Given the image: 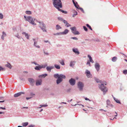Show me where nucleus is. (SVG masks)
Masks as SVG:
<instances>
[{
	"label": "nucleus",
	"instance_id": "12",
	"mask_svg": "<svg viewBox=\"0 0 127 127\" xmlns=\"http://www.w3.org/2000/svg\"><path fill=\"white\" fill-rule=\"evenodd\" d=\"M28 80L31 85L33 86L34 85L35 81L32 78H29L28 79Z\"/></svg>",
	"mask_w": 127,
	"mask_h": 127
},
{
	"label": "nucleus",
	"instance_id": "35",
	"mask_svg": "<svg viewBox=\"0 0 127 127\" xmlns=\"http://www.w3.org/2000/svg\"><path fill=\"white\" fill-rule=\"evenodd\" d=\"M59 63L62 65H64V60H62V61H59Z\"/></svg>",
	"mask_w": 127,
	"mask_h": 127
},
{
	"label": "nucleus",
	"instance_id": "39",
	"mask_svg": "<svg viewBox=\"0 0 127 127\" xmlns=\"http://www.w3.org/2000/svg\"><path fill=\"white\" fill-rule=\"evenodd\" d=\"M74 64L73 63V62H71L70 64V66L71 67H73L74 66Z\"/></svg>",
	"mask_w": 127,
	"mask_h": 127
},
{
	"label": "nucleus",
	"instance_id": "24",
	"mask_svg": "<svg viewBox=\"0 0 127 127\" xmlns=\"http://www.w3.org/2000/svg\"><path fill=\"white\" fill-rule=\"evenodd\" d=\"M5 66L6 67H7L10 69H11L12 67L11 65V64L9 63H8L7 64H6L5 65Z\"/></svg>",
	"mask_w": 127,
	"mask_h": 127
},
{
	"label": "nucleus",
	"instance_id": "64",
	"mask_svg": "<svg viewBox=\"0 0 127 127\" xmlns=\"http://www.w3.org/2000/svg\"><path fill=\"white\" fill-rule=\"evenodd\" d=\"M20 78V79L22 81L24 80V79L23 78Z\"/></svg>",
	"mask_w": 127,
	"mask_h": 127
},
{
	"label": "nucleus",
	"instance_id": "48",
	"mask_svg": "<svg viewBox=\"0 0 127 127\" xmlns=\"http://www.w3.org/2000/svg\"><path fill=\"white\" fill-rule=\"evenodd\" d=\"M84 98L86 100H89L90 101L91 100L89 99L88 98H87L86 97H84Z\"/></svg>",
	"mask_w": 127,
	"mask_h": 127
},
{
	"label": "nucleus",
	"instance_id": "56",
	"mask_svg": "<svg viewBox=\"0 0 127 127\" xmlns=\"http://www.w3.org/2000/svg\"><path fill=\"white\" fill-rule=\"evenodd\" d=\"M48 105L46 104L41 105V106H42V107H46Z\"/></svg>",
	"mask_w": 127,
	"mask_h": 127
},
{
	"label": "nucleus",
	"instance_id": "22",
	"mask_svg": "<svg viewBox=\"0 0 127 127\" xmlns=\"http://www.w3.org/2000/svg\"><path fill=\"white\" fill-rule=\"evenodd\" d=\"M60 8H59L57 9L59 11H61V12H62L63 13H64V14H66L67 13V11H64L63 10L60 9Z\"/></svg>",
	"mask_w": 127,
	"mask_h": 127
},
{
	"label": "nucleus",
	"instance_id": "45",
	"mask_svg": "<svg viewBox=\"0 0 127 127\" xmlns=\"http://www.w3.org/2000/svg\"><path fill=\"white\" fill-rule=\"evenodd\" d=\"M83 28L84 30L86 31H88V29L87 27L85 26H83Z\"/></svg>",
	"mask_w": 127,
	"mask_h": 127
},
{
	"label": "nucleus",
	"instance_id": "52",
	"mask_svg": "<svg viewBox=\"0 0 127 127\" xmlns=\"http://www.w3.org/2000/svg\"><path fill=\"white\" fill-rule=\"evenodd\" d=\"M62 22H63L65 24H66V23L67 22L65 20H64V19Z\"/></svg>",
	"mask_w": 127,
	"mask_h": 127
},
{
	"label": "nucleus",
	"instance_id": "51",
	"mask_svg": "<svg viewBox=\"0 0 127 127\" xmlns=\"http://www.w3.org/2000/svg\"><path fill=\"white\" fill-rule=\"evenodd\" d=\"M77 105H81L83 107H84V106L83 105H82L81 104H76L75 105H74V106H75Z\"/></svg>",
	"mask_w": 127,
	"mask_h": 127
},
{
	"label": "nucleus",
	"instance_id": "25",
	"mask_svg": "<svg viewBox=\"0 0 127 127\" xmlns=\"http://www.w3.org/2000/svg\"><path fill=\"white\" fill-rule=\"evenodd\" d=\"M56 29L57 30L62 28V27L59 25H57L56 26Z\"/></svg>",
	"mask_w": 127,
	"mask_h": 127
},
{
	"label": "nucleus",
	"instance_id": "10",
	"mask_svg": "<svg viewBox=\"0 0 127 127\" xmlns=\"http://www.w3.org/2000/svg\"><path fill=\"white\" fill-rule=\"evenodd\" d=\"M95 67L96 70L97 71H98L99 70L100 68V65L97 62L95 63Z\"/></svg>",
	"mask_w": 127,
	"mask_h": 127
},
{
	"label": "nucleus",
	"instance_id": "34",
	"mask_svg": "<svg viewBox=\"0 0 127 127\" xmlns=\"http://www.w3.org/2000/svg\"><path fill=\"white\" fill-rule=\"evenodd\" d=\"M73 12H75V13H74V14L73 15L72 17H74L75 15L77 14V13L76 11L75 10H73Z\"/></svg>",
	"mask_w": 127,
	"mask_h": 127
},
{
	"label": "nucleus",
	"instance_id": "5",
	"mask_svg": "<svg viewBox=\"0 0 127 127\" xmlns=\"http://www.w3.org/2000/svg\"><path fill=\"white\" fill-rule=\"evenodd\" d=\"M27 18V21L29 22L30 24L34 25H36V24L34 22L35 19L32 18L31 16H28Z\"/></svg>",
	"mask_w": 127,
	"mask_h": 127
},
{
	"label": "nucleus",
	"instance_id": "60",
	"mask_svg": "<svg viewBox=\"0 0 127 127\" xmlns=\"http://www.w3.org/2000/svg\"><path fill=\"white\" fill-rule=\"evenodd\" d=\"M71 90V89L70 88L69 89H68V90H67V92H70V91Z\"/></svg>",
	"mask_w": 127,
	"mask_h": 127
},
{
	"label": "nucleus",
	"instance_id": "49",
	"mask_svg": "<svg viewBox=\"0 0 127 127\" xmlns=\"http://www.w3.org/2000/svg\"><path fill=\"white\" fill-rule=\"evenodd\" d=\"M71 39H73L75 40H78V38L76 37H71L70 38Z\"/></svg>",
	"mask_w": 127,
	"mask_h": 127
},
{
	"label": "nucleus",
	"instance_id": "57",
	"mask_svg": "<svg viewBox=\"0 0 127 127\" xmlns=\"http://www.w3.org/2000/svg\"><path fill=\"white\" fill-rule=\"evenodd\" d=\"M32 96L30 97H27L26 98V99L27 100H28L32 98Z\"/></svg>",
	"mask_w": 127,
	"mask_h": 127
},
{
	"label": "nucleus",
	"instance_id": "11",
	"mask_svg": "<svg viewBox=\"0 0 127 127\" xmlns=\"http://www.w3.org/2000/svg\"><path fill=\"white\" fill-rule=\"evenodd\" d=\"M22 94H24L25 93L23 92H20L18 93L15 94L14 95V96L15 97H17L20 95H21Z\"/></svg>",
	"mask_w": 127,
	"mask_h": 127
},
{
	"label": "nucleus",
	"instance_id": "53",
	"mask_svg": "<svg viewBox=\"0 0 127 127\" xmlns=\"http://www.w3.org/2000/svg\"><path fill=\"white\" fill-rule=\"evenodd\" d=\"M0 109H2L3 110H5L6 108L5 107H0Z\"/></svg>",
	"mask_w": 127,
	"mask_h": 127
},
{
	"label": "nucleus",
	"instance_id": "23",
	"mask_svg": "<svg viewBox=\"0 0 127 127\" xmlns=\"http://www.w3.org/2000/svg\"><path fill=\"white\" fill-rule=\"evenodd\" d=\"M2 35L1 36V39H4V37L6 36V33L4 32H2Z\"/></svg>",
	"mask_w": 127,
	"mask_h": 127
},
{
	"label": "nucleus",
	"instance_id": "36",
	"mask_svg": "<svg viewBox=\"0 0 127 127\" xmlns=\"http://www.w3.org/2000/svg\"><path fill=\"white\" fill-rule=\"evenodd\" d=\"M58 19L61 21H63L64 19L62 17H59L58 18Z\"/></svg>",
	"mask_w": 127,
	"mask_h": 127
},
{
	"label": "nucleus",
	"instance_id": "4",
	"mask_svg": "<svg viewBox=\"0 0 127 127\" xmlns=\"http://www.w3.org/2000/svg\"><path fill=\"white\" fill-rule=\"evenodd\" d=\"M37 22L39 24V27L43 32H46V30L45 29V25L42 22H40L36 20Z\"/></svg>",
	"mask_w": 127,
	"mask_h": 127
},
{
	"label": "nucleus",
	"instance_id": "17",
	"mask_svg": "<svg viewBox=\"0 0 127 127\" xmlns=\"http://www.w3.org/2000/svg\"><path fill=\"white\" fill-rule=\"evenodd\" d=\"M22 33L23 35H25V37L27 39H29V37L30 36V35H29L28 33L25 32H22Z\"/></svg>",
	"mask_w": 127,
	"mask_h": 127
},
{
	"label": "nucleus",
	"instance_id": "62",
	"mask_svg": "<svg viewBox=\"0 0 127 127\" xmlns=\"http://www.w3.org/2000/svg\"><path fill=\"white\" fill-rule=\"evenodd\" d=\"M24 18H25V19H26V20L27 21V17H26V16H24Z\"/></svg>",
	"mask_w": 127,
	"mask_h": 127
},
{
	"label": "nucleus",
	"instance_id": "58",
	"mask_svg": "<svg viewBox=\"0 0 127 127\" xmlns=\"http://www.w3.org/2000/svg\"><path fill=\"white\" fill-rule=\"evenodd\" d=\"M88 57L89 58V59H91L92 58V57L89 55H88Z\"/></svg>",
	"mask_w": 127,
	"mask_h": 127
},
{
	"label": "nucleus",
	"instance_id": "3",
	"mask_svg": "<svg viewBox=\"0 0 127 127\" xmlns=\"http://www.w3.org/2000/svg\"><path fill=\"white\" fill-rule=\"evenodd\" d=\"M101 84H98V88L103 92L104 95L107 91V89L106 87L103 84V83Z\"/></svg>",
	"mask_w": 127,
	"mask_h": 127
},
{
	"label": "nucleus",
	"instance_id": "43",
	"mask_svg": "<svg viewBox=\"0 0 127 127\" xmlns=\"http://www.w3.org/2000/svg\"><path fill=\"white\" fill-rule=\"evenodd\" d=\"M62 32H59L58 33H56L55 34H54V35H62Z\"/></svg>",
	"mask_w": 127,
	"mask_h": 127
},
{
	"label": "nucleus",
	"instance_id": "50",
	"mask_svg": "<svg viewBox=\"0 0 127 127\" xmlns=\"http://www.w3.org/2000/svg\"><path fill=\"white\" fill-rule=\"evenodd\" d=\"M28 127H34V125H31L29 126Z\"/></svg>",
	"mask_w": 127,
	"mask_h": 127
},
{
	"label": "nucleus",
	"instance_id": "40",
	"mask_svg": "<svg viewBox=\"0 0 127 127\" xmlns=\"http://www.w3.org/2000/svg\"><path fill=\"white\" fill-rule=\"evenodd\" d=\"M72 2H73V4H74L75 6V7L76 8H78V7L77 6V5H76V4L75 3V1H74V0H72Z\"/></svg>",
	"mask_w": 127,
	"mask_h": 127
},
{
	"label": "nucleus",
	"instance_id": "55",
	"mask_svg": "<svg viewBox=\"0 0 127 127\" xmlns=\"http://www.w3.org/2000/svg\"><path fill=\"white\" fill-rule=\"evenodd\" d=\"M30 95H31L32 96H32L33 95H35L34 94H33V93H30Z\"/></svg>",
	"mask_w": 127,
	"mask_h": 127
},
{
	"label": "nucleus",
	"instance_id": "15",
	"mask_svg": "<svg viewBox=\"0 0 127 127\" xmlns=\"http://www.w3.org/2000/svg\"><path fill=\"white\" fill-rule=\"evenodd\" d=\"M54 68V67L53 66H48L47 67L46 69L48 71L50 72L51 70L53 69Z\"/></svg>",
	"mask_w": 127,
	"mask_h": 127
},
{
	"label": "nucleus",
	"instance_id": "46",
	"mask_svg": "<svg viewBox=\"0 0 127 127\" xmlns=\"http://www.w3.org/2000/svg\"><path fill=\"white\" fill-rule=\"evenodd\" d=\"M115 101L116 102H117V103L120 104H121L120 101L119 100L117 99V100H115Z\"/></svg>",
	"mask_w": 127,
	"mask_h": 127
},
{
	"label": "nucleus",
	"instance_id": "41",
	"mask_svg": "<svg viewBox=\"0 0 127 127\" xmlns=\"http://www.w3.org/2000/svg\"><path fill=\"white\" fill-rule=\"evenodd\" d=\"M86 25L87 26V27L89 28L90 30H92V29L91 27L89 24H87Z\"/></svg>",
	"mask_w": 127,
	"mask_h": 127
},
{
	"label": "nucleus",
	"instance_id": "33",
	"mask_svg": "<svg viewBox=\"0 0 127 127\" xmlns=\"http://www.w3.org/2000/svg\"><path fill=\"white\" fill-rule=\"evenodd\" d=\"M78 9H80L81 10V11H82V12L83 13H84V12L83 9L82 8H81V7H80L78 5Z\"/></svg>",
	"mask_w": 127,
	"mask_h": 127
},
{
	"label": "nucleus",
	"instance_id": "29",
	"mask_svg": "<svg viewBox=\"0 0 127 127\" xmlns=\"http://www.w3.org/2000/svg\"><path fill=\"white\" fill-rule=\"evenodd\" d=\"M54 67L58 69H60V66L59 65L57 64H55Z\"/></svg>",
	"mask_w": 127,
	"mask_h": 127
},
{
	"label": "nucleus",
	"instance_id": "1",
	"mask_svg": "<svg viewBox=\"0 0 127 127\" xmlns=\"http://www.w3.org/2000/svg\"><path fill=\"white\" fill-rule=\"evenodd\" d=\"M54 77L56 78H58L56 80V83L57 84H59L63 81V79H65L66 78L65 75L63 74L59 75L58 73L54 74Z\"/></svg>",
	"mask_w": 127,
	"mask_h": 127
},
{
	"label": "nucleus",
	"instance_id": "7",
	"mask_svg": "<svg viewBox=\"0 0 127 127\" xmlns=\"http://www.w3.org/2000/svg\"><path fill=\"white\" fill-rule=\"evenodd\" d=\"M72 32L74 35H79L80 34V33L76 30V28L75 27H72L70 28Z\"/></svg>",
	"mask_w": 127,
	"mask_h": 127
},
{
	"label": "nucleus",
	"instance_id": "8",
	"mask_svg": "<svg viewBox=\"0 0 127 127\" xmlns=\"http://www.w3.org/2000/svg\"><path fill=\"white\" fill-rule=\"evenodd\" d=\"M69 82L71 85L73 86L75 84L76 81L74 79L71 78L69 80Z\"/></svg>",
	"mask_w": 127,
	"mask_h": 127
},
{
	"label": "nucleus",
	"instance_id": "54",
	"mask_svg": "<svg viewBox=\"0 0 127 127\" xmlns=\"http://www.w3.org/2000/svg\"><path fill=\"white\" fill-rule=\"evenodd\" d=\"M24 98H25L24 96H21L20 97V98L21 99H24Z\"/></svg>",
	"mask_w": 127,
	"mask_h": 127
},
{
	"label": "nucleus",
	"instance_id": "13",
	"mask_svg": "<svg viewBox=\"0 0 127 127\" xmlns=\"http://www.w3.org/2000/svg\"><path fill=\"white\" fill-rule=\"evenodd\" d=\"M73 52L75 54L78 55L80 53L77 48H73L72 49Z\"/></svg>",
	"mask_w": 127,
	"mask_h": 127
},
{
	"label": "nucleus",
	"instance_id": "18",
	"mask_svg": "<svg viewBox=\"0 0 127 127\" xmlns=\"http://www.w3.org/2000/svg\"><path fill=\"white\" fill-rule=\"evenodd\" d=\"M34 69L35 70H40L41 69L40 65H39L38 66H36L35 67Z\"/></svg>",
	"mask_w": 127,
	"mask_h": 127
},
{
	"label": "nucleus",
	"instance_id": "14",
	"mask_svg": "<svg viewBox=\"0 0 127 127\" xmlns=\"http://www.w3.org/2000/svg\"><path fill=\"white\" fill-rule=\"evenodd\" d=\"M42 80H37L35 84L37 86L41 85L42 84Z\"/></svg>",
	"mask_w": 127,
	"mask_h": 127
},
{
	"label": "nucleus",
	"instance_id": "20",
	"mask_svg": "<svg viewBox=\"0 0 127 127\" xmlns=\"http://www.w3.org/2000/svg\"><path fill=\"white\" fill-rule=\"evenodd\" d=\"M95 79L97 83H102V81L101 80H100L99 79H98L97 78L95 77Z\"/></svg>",
	"mask_w": 127,
	"mask_h": 127
},
{
	"label": "nucleus",
	"instance_id": "37",
	"mask_svg": "<svg viewBox=\"0 0 127 127\" xmlns=\"http://www.w3.org/2000/svg\"><path fill=\"white\" fill-rule=\"evenodd\" d=\"M5 70V68H3L2 67L0 66V71L2 70V71H4Z\"/></svg>",
	"mask_w": 127,
	"mask_h": 127
},
{
	"label": "nucleus",
	"instance_id": "16",
	"mask_svg": "<svg viewBox=\"0 0 127 127\" xmlns=\"http://www.w3.org/2000/svg\"><path fill=\"white\" fill-rule=\"evenodd\" d=\"M34 46L38 48H39L40 47V46L38 44L37 41L34 40Z\"/></svg>",
	"mask_w": 127,
	"mask_h": 127
},
{
	"label": "nucleus",
	"instance_id": "28",
	"mask_svg": "<svg viewBox=\"0 0 127 127\" xmlns=\"http://www.w3.org/2000/svg\"><path fill=\"white\" fill-rule=\"evenodd\" d=\"M106 104L107 105L106 106L107 107H108V106L110 104V101L109 99H107V100L106 101Z\"/></svg>",
	"mask_w": 127,
	"mask_h": 127
},
{
	"label": "nucleus",
	"instance_id": "21",
	"mask_svg": "<svg viewBox=\"0 0 127 127\" xmlns=\"http://www.w3.org/2000/svg\"><path fill=\"white\" fill-rule=\"evenodd\" d=\"M48 75L47 74L45 73L44 74H43L41 75H40L39 76V78H44L46 76H47Z\"/></svg>",
	"mask_w": 127,
	"mask_h": 127
},
{
	"label": "nucleus",
	"instance_id": "30",
	"mask_svg": "<svg viewBox=\"0 0 127 127\" xmlns=\"http://www.w3.org/2000/svg\"><path fill=\"white\" fill-rule=\"evenodd\" d=\"M47 66V64H46L44 65H40L41 67V69L42 68H44Z\"/></svg>",
	"mask_w": 127,
	"mask_h": 127
},
{
	"label": "nucleus",
	"instance_id": "63",
	"mask_svg": "<svg viewBox=\"0 0 127 127\" xmlns=\"http://www.w3.org/2000/svg\"><path fill=\"white\" fill-rule=\"evenodd\" d=\"M4 98V97L3 96H0V99H2V98Z\"/></svg>",
	"mask_w": 127,
	"mask_h": 127
},
{
	"label": "nucleus",
	"instance_id": "42",
	"mask_svg": "<svg viewBox=\"0 0 127 127\" xmlns=\"http://www.w3.org/2000/svg\"><path fill=\"white\" fill-rule=\"evenodd\" d=\"M3 18V14L0 13V19H2Z\"/></svg>",
	"mask_w": 127,
	"mask_h": 127
},
{
	"label": "nucleus",
	"instance_id": "59",
	"mask_svg": "<svg viewBox=\"0 0 127 127\" xmlns=\"http://www.w3.org/2000/svg\"><path fill=\"white\" fill-rule=\"evenodd\" d=\"M108 106H109L111 107H113V105H112V104H110Z\"/></svg>",
	"mask_w": 127,
	"mask_h": 127
},
{
	"label": "nucleus",
	"instance_id": "27",
	"mask_svg": "<svg viewBox=\"0 0 127 127\" xmlns=\"http://www.w3.org/2000/svg\"><path fill=\"white\" fill-rule=\"evenodd\" d=\"M117 58L116 57H113L112 59V60L113 62H115L117 60Z\"/></svg>",
	"mask_w": 127,
	"mask_h": 127
},
{
	"label": "nucleus",
	"instance_id": "6",
	"mask_svg": "<svg viewBox=\"0 0 127 127\" xmlns=\"http://www.w3.org/2000/svg\"><path fill=\"white\" fill-rule=\"evenodd\" d=\"M77 86V87L80 91H83L84 84L82 82L80 81L78 83Z\"/></svg>",
	"mask_w": 127,
	"mask_h": 127
},
{
	"label": "nucleus",
	"instance_id": "9",
	"mask_svg": "<svg viewBox=\"0 0 127 127\" xmlns=\"http://www.w3.org/2000/svg\"><path fill=\"white\" fill-rule=\"evenodd\" d=\"M85 73L87 75V76L88 78H90L92 76L91 74L90 71H89L88 69H86V70Z\"/></svg>",
	"mask_w": 127,
	"mask_h": 127
},
{
	"label": "nucleus",
	"instance_id": "2",
	"mask_svg": "<svg viewBox=\"0 0 127 127\" xmlns=\"http://www.w3.org/2000/svg\"><path fill=\"white\" fill-rule=\"evenodd\" d=\"M54 6L58 9L62 8L63 7L62 3L61 0H52Z\"/></svg>",
	"mask_w": 127,
	"mask_h": 127
},
{
	"label": "nucleus",
	"instance_id": "19",
	"mask_svg": "<svg viewBox=\"0 0 127 127\" xmlns=\"http://www.w3.org/2000/svg\"><path fill=\"white\" fill-rule=\"evenodd\" d=\"M69 32V31L67 29H65L64 31L62 32V34L63 35H65L67 33Z\"/></svg>",
	"mask_w": 127,
	"mask_h": 127
},
{
	"label": "nucleus",
	"instance_id": "32",
	"mask_svg": "<svg viewBox=\"0 0 127 127\" xmlns=\"http://www.w3.org/2000/svg\"><path fill=\"white\" fill-rule=\"evenodd\" d=\"M43 53L44 54H45V55H49V54L47 52L45 51V49H43Z\"/></svg>",
	"mask_w": 127,
	"mask_h": 127
},
{
	"label": "nucleus",
	"instance_id": "44",
	"mask_svg": "<svg viewBox=\"0 0 127 127\" xmlns=\"http://www.w3.org/2000/svg\"><path fill=\"white\" fill-rule=\"evenodd\" d=\"M123 73L125 75L127 74V70H124L123 71Z\"/></svg>",
	"mask_w": 127,
	"mask_h": 127
},
{
	"label": "nucleus",
	"instance_id": "26",
	"mask_svg": "<svg viewBox=\"0 0 127 127\" xmlns=\"http://www.w3.org/2000/svg\"><path fill=\"white\" fill-rule=\"evenodd\" d=\"M28 124L29 123L28 122L23 123H22V125L23 127H25L27 126Z\"/></svg>",
	"mask_w": 127,
	"mask_h": 127
},
{
	"label": "nucleus",
	"instance_id": "38",
	"mask_svg": "<svg viewBox=\"0 0 127 127\" xmlns=\"http://www.w3.org/2000/svg\"><path fill=\"white\" fill-rule=\"evenodd\" d=\"M65 24H66L65 25V26H66V27H67L71 26V25L69 24L67 22Z\"/></svg>",
	"mask_w": 127,
	"mask_h": 127
},
{
	"label": "nucleus",
	"instance_id": "61",
	"mask_svg": "<svg viewBox=\"0 0 127 127\" xmlns=\"http://www.w3.org/2000/svg\"><path fill=\"white\" fill-rule=\"evenodd\" d=\"M50 95H55L54 93H51Z\"/></svg>",
	"mask_w": 127,
	"mask_h": 127
},
{
	"label": "nucleus",
	"instance_id": "31",
	"mask_svg": "<svg viewBox=\"0 0 127 127\" xmlns=\"http://www.w3.org/2000/svg\"><path fill=\"white\" fill-rule=\"evenodd\" d=\"M25 13L27 15H30L32 14V12L30 11H26L25 12Z\"/></svg>",
	"mask_w": 127,
	"mask_h": 127
},
{
	"label": "nucleus",
	"instance_id": "47",
	"mask_svg": "<svg viewBox=\"0 0 127 127\" xmlns=\"http://www.w3.org/2000/svg\"><path fill=\"white\" fill-rule=\"evenodd\" d=\"M90 62L89 61H88L87 63V65H89V66H91V65L90 63Z\"/></svg>",
	"mask_w": 127,
	"mask_h": 127
}]
</instances>
